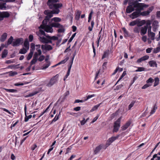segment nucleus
Masks as SVG:
<instances>
[{
	"mask_svg": "<svg viewBox=\"0 0 160 160\" xmlns=\"http://www.w3.org/2000/svg\"><path fill=\"white\" fill-rule=\"evenodd\" d=\"M154 79L155 82L153 85V86L155 87L158 84L159 82V79L157 77L155 78Z\"/></svg>",
	"mask_w": 160,
	"mask_h": 160,
	"instance_id": "nucleus-43",
	"label": "nucleus"
},
{
	"mask_svg": "<svg viewBox=\"0 0 160 160\" xmlns=\"http://www.w3.org/2000/svg\"><path fill=\"white\" fill-rule=\"evenodd\" d=\"M69 58V57H67L65 59L61 61V63H62V64L65 63L68 60Z\"/></svg>",
	"mask_w": 160,
	"mask_h": 160,
	"instance_id": "nucleus-64",
	"label": "nucleus"
},
{
	"mask_svg": "<svg viewBox=\"0 0 160 160\" xmlns=\"http://www.w3.org/2000/svg\"><path fill=\"white\" fill-rule=\"evenodd\" d=\"M28 83V82H26L24 84L23 83H15L14 84V85L15 86H22L24 84H27Z\"/></svg>",
	"mask_w": 160,
	"mask_h": 160,
	"instance_id": "nucleus-56",
	"label": "nucleus"
},
{
	"mask_svg": "<svg viewBox=\"0 0 160 160\" xmlns=\"http://www.w3.org/2000/svg\"><path fill=\"white\" fill-rule=\"evenodd\" d=\"M99 117V115L98 114L97 116L94 118L93 119V120L91 122V123H93L94 122H95L96 120H97V119Z\"/></svg>",
	"mask_w": 160,
	"mask_h": 160,
	"instance_id": "nucleus-61",
	"label": "nucleus"
},
{
	"mask_svg": "<svg viewBox=\"0 0 160 160\" xmlns=\"http://www.w3.org/2000/svg\"><path fill=\"white\" fill-rule=\"evenodd\" d=\"M122 30L124 32V36L125 37H127L128 36V31L126 30V28H122Z\"/></svg>",
	"mask_w": 160,
	"mask_h": 160,
	"instance_id": "nucleus-48",
	"label": "nucleus"
},
{
	"mask_svg": "<svg viewBox=\"0 0 160 160\" xmlns=\"http://www.w3.org/2000/svg\"><path fill=\"white\" fill-rule=\"evenodd\" d=\"M28 38L29 42H31L33 40V37L32 34H30L29 35Z\"/></svg>",
	"mask_w": 160,
	"mask_h": 160,
	"instance_id": "nucleus-63",
	"label": "nucleus"
},
{
	"mask_svg": "<svg viewBox=\"0 0 160 160\" xmlns=\"http://www.w3.org/2000/svg\"><path fill=\"white\" fill-rule=\"evenodd\" d=\"M138 0H136L135 1L132 3V5L134 6V8H135V7L137 6L138 3H138Z\"/></svg>",
	"mask_w": 160,
	"mask_h": 160,
	"instance_id": "nucleus-58",
	"label": "nucleus"
},
{
	"mask_svg": "<svg viewBox=\"0 0 160 160\" xmlns=\"http://www.w3.org/2000/svg\"><path fill=\"white\" fill-rule=\"evenodd\" d=\"M157 109V106L156 103H155L152 109L151 110L150 112V115L153 114L156 111V110Z\"/></svg>",
	"mask_w": 160,
	"mask_h": 160,
	"instance_id": "nucleus-33",
	"label": "nucleus"
},
{
	"mask_svg": "<svg viewBox=\"0 0 160 160\" xmlns=\"http://www.w3.org/2000/svg\"><path fill=\"white\" fill-rule=\"evenodd\" d=\"M140 12L138 10L133 12L130 16L132 19H134L140 16Z\"/></svg>",
	"mask_w": 160,
	"mask_h": 160,
	"instance_id": "nucleus-14",
	"label": "nucleus"
},
{
	"mask_svg": "<svg viewBox=\"0 0 160 160\" xmlns=\"http://www.w3.org/2000/svg\"><path fill=\"white\" fill-rule=\"evenodd\" d=\"M8 54V50L6 49H4L2 52L1 55V58H6Z\"/></svg>",
	"mask_w": 160,
	"mask_h": 160,
	"instance_id": "nucleus-27",
	"label": "nucleus"
},
{
	"mask_svg": "<svg viewBox=\"0 0 160 160\" xmlns=\"http://www.w3.org/2000/svg\"><path fill=\"white\" fill-rule=\"evenodd\" d=\"M149 5L144 3H140L135 7L136 8V10L141 12V11L144 10V8H147L149 7Z\"/></svg>",
	"mask_w": 160,
	"mask_h": 160,
	"instance_id": "nucleus-6",
	"label": "nucleus"
},
{
	"mask_svg": "<svg viewBox=\"0 0 160 160\" xmlns=\"http://www.w3.org/2000/svg\"><path fill=\"white\" fill-rule=\"evenodd\" d=\"M41 48L43 51L44 50L50 51L52 49V48L50 45L45 44L41 45Z\"/></svg>",
	"mask_w": 160,
	"mask_h": 160,
	"instance_id": "nucleus-15",
	"label": "nucleus"
},
{
	"mask_svg": "<svg viewBox=\"0 0 160 160\" xmlns=\"http://www.w3.org/2000/svg\"><path fill=\"white\" fill-rule=\"evenodd\" d=\"M35 46L37 52H35L34 54L33 58L31 61V65L35 64L37 61L42 62L45 58L44 55H42V51L40 49L41 45L37 44Z\"/></svg>",
	"mask_w": 160,
	"mask_h": 160,
	"instance_id": "nucleus-1",
	"label": "nucleus"
},
{
	"mask_svg": "<svg viewBox=\"0 0 160 160\" xmlns=\"http://www.w3.org/2000/svg\"><path fill=\"white\" fill-rule=\"evenodd\" d=\"M35 44L34 43H32L30 45V51H32L33 52H34V51L35 50Z\"/></svg>",
	"mask_w": 160,
	"mask_h": 160,
	"instance_id": "nucleus-47",
	"label": "nucleus"
},
{
	"mask_svg": "<svg viewBox=\"0 0 160 160\" xmlns=\"http://www.w3.org/2000/svg\"><path fill=\"white\" fill-rule=\"evenodd\" d=\"M121 118H119L114 123L113 128L112 130L113 132H117L118 131L120 126L121 120Z\"/></svg>",
	"mask_w": 160,
	"mask_h": 160,
	"instance_id": "nucleus-4",
	"label": "nucleus"
},
{
	"mask_svg": "<svg viewBox=\"0 0 160 160\" xmlns=\"http://www.w3.org/2000/svg\"><path fill=\"white\" fill-rule=\"evenodd\" d=\"M49 21V19L45 17V19L42 22V25H41L47 26V24Z\"/></svg>",
	"mask_w": 160,
	"mask_h": 160,
	"instance_id": "nucleus-34",
	"label": "nucleus"
},
{
	"mask_svg": "<svg viewBox=\"0 0 160 160\" xmlns=\"http://www.w3.org/2000/svg\"><path fill=\"white\" fill-rule=\"evenodd\" d=\"M50 63L49 62H47V63L45 64L43 66L42 69H45L48 67L50 65Z\"/></svg>",
	"mask_w": 160,
	"mask_h": 160,
	"instance_id": "nucleus-50",
	"label": "nucleus"
},
{
	"mask_svg": "<svg viewBox=\"0 0 160 160\" xmlns=\"http://www.w3.org/2000/svg\"><path fill=\"white\" fill-rule=\"evenodd\" d=\"M148 36L150 37V39L153 40L155 39V33L152 32L148 33Z\"/></svg>",
	"mask_w": 160,
	"mask_h": 160,
	"instance_id": "nucleus-29",
	"label": "nucleus"
},
{
	"mask_svg": "<svg viewBox=\"0 0 160 160\" xmlns=\"http://www.w3.org/2000/svg\"><path fill=\"white\" fill-rule=\"evenodd\" d=\"M160 51V48L159 47H157L156 48H154L153 51V53H156Z\"/></svg>",
	"mask_w": 160,
	"mask_h": 160,
	"instance_id": "nucleus-49",
	"label": "nucleus"
},
{
	"mask_svg": "<svg viewBox=\"0 0 160 160\" xmlns=\"http://www.w3.org/2000/svg\"><path fill=\"white\" fill-rule=\"evenodd\" d=\"M6 91L8 92L12 93H17L18 92V90L16 89H5Z\"/></svg>",
	"mask_w": 160,
	"mask_h": 160,
	"instance_id": "nucleus-32",
	"label": "nucleus"
},
{
	"mask_svg": "<svg viewBox=\"0 0 160 160\" xmlns=\"http://www.w3.org/2000/svg\"><path fill=\"white\" fill-rule=\"evenodd\" d=\"M59 28V29L58 30V33L63 32H64L65 29L62 25V26L60 27Z\"/></svg>",
	"mask_w": 160,
	"mask_h": 160,
	"instance_id": "nucleus-44",
	"label": "nucleus"
},
{
	"mask_svg": "<svg viewBox=\"0 0 160 160\" xmlns=\"http://www.w3.org/2000/svg\"><path fill=\"white\" fill-rule=\"evenodd\" d=\"M52 27L51 25H48L47 26L40 25L39 28L43 29L47 32L52 33L53 32V30L52 28Z\"/></svg>",
	"mask_w": 160,
	"mask_h": 160,
	"instance_id": "nucleus-10",
	"label": "nucleus"
},
{
	"mask_svg": "<svg viewBox=\"0 0 160 160\" xmlns=\"http://www.w3.org/2000/svg\"><path fill=\"white\" fill-rule=\"evenodd\" d=\"M101 103H100L97 104V105H95V106H94V107H92V109H91V112H92L95 111V110L97 109L100 106V105L101 104Z\"/></svg>",
	"mask_w": 160,
	"mask_h": 160,
	"instance_id": "nucleus-35",
	"label": "nucleus"
},
{
	"mask_svg": "<svg viewBox=\"0 0 160 160\" xmlns=\"http://www.w3.org/2000/svg\"><path fill=\"white\" fill-rule=\"evenodd\" d=\"M52 20L55 22H58L61 21V19L59 18L55 17L52 18Z\"/></svg>",
	"mask_w": 160,
	"mask_h": 160,
	"instance_id": "nucleus-51",
	"label": "nucleus"
},
{
	"mask_svg": "<svg viewBox=\"0 0 160 160\" xmlns=\"http://www.w3.org/2000/svg\"><path fill=\"white\" fill-rule=\"evenodd\" d=\"M151 84L150 83H146V84H145L144 85H143L142 87V89H145L146 88H148V87L151 86Z\"/></svg>",
	"mask_w": 160,
	"mask_h": 160,
	"instance_id": "nucleus-57",
	"label": "nucleus"
},
{
	"mask_svg": "<svg viewBox=\"0 0 160 160\" xmlns=\"http://www.w3.org/2000/svg\"><path fill=\"white\" fill-rule=\"evenodd\" d=\"M76 35V33H75L72 35V36L68 40V44H69V43H70L71 42H72L74 37H75Z\"/></svg>",
	"mask_w": 160,
	"mask_h": 160,
	"instance_id": "nucleus-52",
	"label": "nucleus"
},
{
	"mask_svg": "<svg viewBox=\"0 0 160 160\" xmlns=\"http://www.w3.org/2000/svg\"><path fill=\"white\" fill-rule=\"evenodd\" d=\"M10 14L7 11L0 12V20H3L4 18H8L9 17Z\"/></svg>",
	"mask_w": 160,
	"mask_h": 160,
	"instance_id": "nucleus-12",
	"label": "nucleus"
},
{
	"mask_svg": "<svg viewBox=\"0 0 160 160\" xmlns=\"http://www.w3.org/2000/svg\"><path fill=\"white\" fill-rule=\"evenodd\" d=\"M60 114V112H59V114L58 116H57V115H56V116L52 120L51 122L50 123V124H52L54 122L56 121L58 119V118H59L58 116H59V114Z\"/></svg>",
	"mask_w": 160,
	"mask_h": 160,
	"instance_id": "nucleus-41",
	"label": "nucleus"
},
{
	"mask_svg": "<svg viewBox=\"0 0 160 160\" xmlns=\"http://www.w3.org/2000/svg\"><path fill=\"white\" fill-rule=\"evenodd\" d=\"M139 22V21L136 20H135L129 23V25L131 26H133L137 24L138 22Z\"/></svg>",
	"mask_w": 160,
	"mask_h": 160,
	"instance_id": "nucleus-31",
	"label": "nucleus"
},
{
	"mask_svg": "<svg viewBox=\"0 0 160 160\" xmlns=\"http://www.w3.org/2000/svg\"><path fill=\"white\" fill-rule=\"evenodd\" d=\"M24 39L23 38H18L12 42V45L13 47L18 46L22 45Z\"/></svg>",
	"mask_w": 160,
	"mask_h": 160,
	"instance_id": "nucleus-8",
	"label": "nucleus"
},
{
	"mask_svg": "<svg viewBox=\"0 0 160 160\" xmlns=\"http://www.w3.org/2000/svg\"><path fill=\"white\" fill-rule=\"evenodd\" d=\"M13 40V37L12 36H11L7 41V46L11 44L12 43Z\"/></svg>",
	"mask_w": 160,
	"mask_h": 160,
	"instance_id": "nucleus-38",
	"label": "nucleus"
},
{
	"mask_svg": "<svg viewBox=\"0 0 160 160\" xmlns=\"http://www.w3.org/2000/svg\"><path fill=\"white\" fill-rule=\"evenodd\" d=\"M140 28L138 27H135L133 30L134 32L136 33H139L140 31Z\"/></svg>",
	"mask_w": 160,
	"mask_h": 160,
	"instance_id": "nucleus-46",
	"label": "nucleus"
},
{
	"mask_svg": "<svg viewBox=\"0 0 160 160\" xmlns=\"http://www.w3.org/2000/svg\"><path fill=\"white\" fill-rule=\"evenodd\" d=\"M120 134H118L116 136L112 137L109 138L107 141L106 144V147H108L111 143L120 137Z\"/></svg>",
	"mask_w": 160,
	"mask_h": 160,
	"instance_id": "nucleus-9",
	"label": "nucleus"
},
{
	"mask_svg": "<svg viewBox=\"0 0 160 160\" xmlns=\"http://www.w3.org/2000/svg\"><path fill=\"white\" fill-rule=\"evenodd\" d=\"M26 49L23 48L20 50L19 53L22 54H25L27 52V51Z\"/></svg>",
	"mask_w": 160,
	"mask_h": 160,
	"instance_id": "nucleus-42",
	"label": "nucleus"
},
{
	"mask_svg": "<svg viewBox=\"0 0 160 160\" xmlns=\"http://www.w3.org/2000/svg\"><path fill=\"white\" fill-rule=\"evenodd\" d=\"M38 36L39 37L38 39L42 43L46 44L52 43V41H49L48 38L41 36V35L40 34H38Z\"/></svg>",
	"mask_w": 160,
	"mask_h": 160,
	"instance_id": "nucleus-7",
	"label": "nucleus"
},
{
	"mask_svg": "<svg viewBox=\"0 0 160 160\" xmlns=\"http://www.w3.org/2000/svg\"><path fill=\"white\" fill-rule=\"evenodd\" d=\"M135 103V101H132L131 102V103L128 106V108L129 110H130L131 109V108L133 106Z\"/></svg>",
	"mask_w": 160,
	"mask_h": 160,
	"instance_id": "nucleus-55",
	"label": "nucleus"
},
{
	"mask_svg": "<svg viewBox=\"0 0 160 160\" xmlns=\"http://www.w3.org/2000/svg\"><path fill=\"white\" fill-rule=\"evenodd\" d=\"M149 58V56L148 55H145L140 58L138 59L137 60L136 62L138 63H140L142 61H145L148 59Z\"/></svg>",
	"mask_w": 160,
	"mask_h": 160,
	"instance_id": "nucleus-16",
	"label": "nucleus"
},
{
	"mask_svg": "<svg viewBox=\"0 0 160 160\" xmlns=\"http://www.w3.org/2000/svg\"><path fill=\"white\" fill-rule=\"evenodd\" d=\"M102 148V145H100L99 146L95 148V149L94 150V153L95 154H96L98 153L100 151V150Z\"/></svg>",
	"mask_w": 160,
	"mask_h": 160,
	"instance_id": "nucleus-22",
	"label": "nucleus"
},
{
	"mask_svg": "<svg viewBox=\"0 0 160 160\" xmlns=\"http://www.w3.org/2000/svg\"><path fill=\"white\" fill-rule=\"evenodd\" d=\"M7 34L6 32L4 33L0 38V41L2 42H4L6 39L7 37Z\"/></svg>",
	"mask_w": 160,
	"mask_h": 160,
	"instance_id": "nucleus-20",
	"label": "nucleus"
},
{
	"mask_svg": "<svg viewBox=\"0 0 160 160\" xmlns=\"http://www.w3.org/2000/svg\"><path fill=\"white\" fill-rule=\"evenodd\" d=\"M131 123V122L130 121H128L127 122L126 124L122 126L121 127L122 130L124 131L126 130L128 128Z\"/></svg>",
	"mask_w": 160,
	"mask_h": 160,
	"instance_id": "nucleus-19",
	"label": "nucleus"
},
{
	"mask_svg": "<svg viewBox=\"0 0 160 160\" xmlns=\"http://www.w3.org/2000/svg\"><path fill=\"white\" fill-rule=\"evenodd\" d=\"M138 69L135 70V72H142L145 71V68L143 67H138Z\"/></svg>",
	"mask_w": 160,
	"mask_h": 160,
	"instance_id": "nucleus-53",
	"label": "nucleus"
},
{
	"mask_svg": "<svg viewBox=\"0 0 160 160\" xmlns=\"http://www.w3.org/2000/svg\"><path fill=\"white\" fill-rule=\"evenodd\" d=\"M72 65H69L67 73L66 75L65 76L63 79L64 81H65L66 78L68 77L70 74V71L72 68Z\"/></svg>",
	"mask_w": 160,
	"mask_h": 160,
	"instance_id": "nucleus-24",
	"label": "nucleus"
},
{
	"mask_svg": "<svg viewBox=\"0 0 160 160\" xmlns=\"http://www.w3.org/2000/svg\"><path fill=\"white\" fill-rule=\"evenodd\" d=\"M59 75L57 74L52 77L49 82L47 84L46 86L50 87L55 83L58 80Z\"/></svg>",
	"mask_w": 160,
	"mask_h": 160,
	"instance_id": "nucleus-5",
	"label": "nucleus"
},
{
	"mask_svg": "<svg viewBox=\"0 0 160 160\" xmlns=\"http://www.w3.org/2000/svg\"><path fill=\"white\" fill-rule=\"evenodd\" d=\"M148 63L151 67H157V64L156 63V62L153 60H152L148 62Z\"/></svg>",
	"mask_w": 160,
	"mask_h": 160,
	"instance_id": "nucleus-26",
	"label": "nucleus"
},
{
	"mask_svg": "<svg viewBox=\"0 0 160 160\" xmlns=\"http://www.w3.org/2000/svg\"><path fill=\"white\" fill-rule=\"evenodd\" d=\"M154 8L153 6L150 7L148 10L146 11H143L142 12H140V14L143 16H146L148 15L151 12Z\"/></svg>",
	"mask_w": 160,
	"mask_h": 160,
	"instance_id": "nucleus-11",
	"label": "nucleus"
},
{
	"mask_svg": "<svg viewBox=\"0 0 160 160\" xmlns=\"http://www.w3.org/2000/svg\"><path fill=\"white\" fill-rule=\"evenodd\" d=\"M58 2L59 0H48L47 4L50 9H52L53 8H59L62 6V4L61 3H56Z\"/></svg>",
	"mask_w": 160,
	"mask_h": 160,
	"instance_id": "nucleus-2",
	"label": "nucleus"
},
{
	"mask_svg": "<svg viewBox=\"0 0 160 160\" xmlns=\"http://www.w3.org/2000/svg\"><path fill=\"white\" fill-rule=\"evenodd\" d=\"M32 116V115H29L28 116H27V114H26V115H25V117L24 118V121L25 122H27L28 121L29 119L31 118Z\"/></svg>",
	"mask_w": 160,
	"mask_h": 160,
	"instance_id": "nucleus-45",
	"label": "nucleus"
},
{
	"mask_svg": "<svg viewBox=\"0 0 160 160\" xmlns=\"http://www.w3.org/2000/svg\"><path fill=\"white\" fill-rule=\"evenodd\" d=\"M52 27H55L56 28H59L60 27L62 26L61 24L58 22L53 23L52 24Z\"/></svg>",
	"mask_w": 160,
	"mask_h": 160,
	"instance_id": "nucleus-30",
	"label": "nucleus"
},
{
	"mask_svg": "<svg viewBox=\"0 0 160 160\" xmlns=\"http://www.w3.org/2000/svg\"><path fill=\"white\" fill-rule=\"evenodd\" d=\"M77 52V50H75L73 54V56L72 58V60L69 63V65H72V64H73V60L74 59V58H75V55L76 54Z\"/></svg>",
	"mask_w": 160,
	"mask_h": 160,
	"instance_id": "nucleus-28",
	"label": "nucleus"
},
{
	"mask_svg": "<svg viewBox=\"0 0 160 160\" xmlns=\"http://www.w3.org/2000/svg\"><path fill=\"white\" fill-rule=\"evenodd\" d=\"M134 10V7H133L132 5H130L127 7L126 10V12L128 13H130Z\"/></svg>",
	"mask_w": 160,
	"mask_h": 160,
	"instance_id": "nucleus-18",
	"label": "nucleus"
},
{
	"mask_svg": "<svg viewBox=\"0 0 160 160\" xmlns=\"http://www.w3.org/2000/svg\"><path fill=\"white\" fill-rule=\"evenodd\" d=\"M33 52L32 51H30V52L28 55L27 57V59L29 60H30L32 58Z\"/></svg>",
	"mask_w": 160,
	"mask_h": 160,
	"instance_id": "nucleus-40",
	"label": "nucleus"
},
{
	"mask_svg": "<svg viewBox=\"0 0 160 160\" xmlns=\"http://www.w3.org/2000/svg\"><path fill=\"white\" fill-rule=\"evenodd\" d=\"M107 64V62H105L103 63L102 65V68L103 70L105 69L106 68Z\"/></svg>",
	"mask_w": 160,
	"mask_h": 160,
	"instance_id": "nucleus-62",
	"label": "nucleus"
},
{
	"mask_svg": "<svg viewBox=\"0 0 160 160\" xmlns=\"http://www.w3.org/2000/svg\"><path fill=\"white\" fill-rule=\"evenodd\" d=\"M147 29V26H144V27H142L141 28L140 32L141 35L142 36L146 34Z\"/></svg>",
	"mask_w": 160,
	"mask_h": 160,
	"instance_id": "nucleus-17",
	"label": "nucleus"
},
{
	"mask_svg": "<svg viewBox=\"0 0 160 160\" xmlns=\"http://www.w3.org/2000/svg\"><path fill=\"white\" fill-rule=\"evenodd\" d=\"M152 26L153 31L156 32L159 26L158 22L157 20L154 21L152 23Z\"/></svg>",
	"mask_w": 160,
	"mask_h": 160,
	"instance_id": "nucleus-13",
	"label": "nucleus"
},
{
	"mask_svg": "<svg viewBox=\"0 0 160 160\" xmlns=\"http://www.w3.org/2000/svg\"><path fill=\"white\" fill-rule=\"evenodd\" d=\"M81 14V12L80 11H78L77 13L75 15V19L78 20L80 18V17Z\"/></svg>",
	"mask_w": 160,
	"mask_h": 160,
	"instance_id": "nucleus-39",
	"label": "nucleus"
},
{
	"mask_svg": "<svg viewBox=\"0 0 160 160\" xmlns=\"http://www.w3.org/2000/svg\"><path fill=\"white\" fill-rule=\"evenodd\" d=\"M0 9L2 10H6L7 9V8L6 6H4L2 3H0Z\"/></svg>",
	"mask_w": 160,
	"mask_h": 160,
	"instance_id": "nucleus-54",
	"label": "nucleus"
},
{
	"mask_svg": "<svg viewBox=\"0 0 160 160\" xmlns=\"http://www.w3.org/2000/svg\"><path fill=\"white\" fill-rule=\"evenodd\" d=\"M90 98V95H88L87 98H85L83 100H79L76 99L74 101V103H79V102H83L85 101H87L88 99Z\"/></svg>",
	"mask_w": 160,
	"mask_h": 160,
	"instance_id": "nucleus-21",
	"label": "nucleus"
},
{
	"mask_svg": "<svg viewBox=\"0 0 160 160\" xmlns=\"http://www.w3.org/2000/svg\"><path fill=\"white\" fill-rule=\"evenodd\" d=\"M45 31L40 29L39 30V32L38 33H37V34L38 35V34H40L41 35V36H42V35H43L45 36L46 37L47 35H48V34H46L45 32Z\"/></svg>",
	"mask_w": 160,
	"mask_h": 160,
	"instance_id": "nucleus-37",
	"label": "nucleus"
},
{
	"mask_svg": "<svg viewBox=\"0 0 160 160\" xmlns=\"http://www.w3.org/2000/svg\"><path fill=\"white\" fill-rule=\"evenodd\" d=\"M24 46L27 50L29 49V43L28 38H26L25 39L24 42Z\"/></svg>",
	"mask_w": 160,
	"mask_h": 160,
	"instance_id": "nucleus-23",
	"label": "nucleus"
},
{
	"mask_svg": "<svg viewBox=\"0 0 160 160\" xmlns=\"http://www.w3.org/2000/svg\"><path fill=\"white\" fill-rule=\"evenodd\" d=\"M153 79L152 78H150L147 80L146 82L148 83H152L153 82Z\"/></svg>",
	"mask_w": 160,
	"mask_h": 160,
	"instance_id": "nucleus-59",
	"label": "nucleus"
},
{
	"mask_svg": "<svg viewBox=\"0 0 160 160\" xmlns=\"http://www.w3.org/2000/svg\"><path fill=\"white\" fill-rule=\"evenodd\" d=\"M52 10L50 11L49 10H46L44 12L45 14L46 15V16L47 18L49 19L53 16V14H58L60 12L59 8H53L52 9H51Z\"/></svg>",
	"mask_w": 160,
	"mask_h": 160,
	"instance_id": "nucleus-3",
	"label": "nucleus"
},
{
	"mask_svg": "<svg viewBox=\"0 0 160 160\" xmlns=\"http://www.w3.org/2000/svg\"><path fill=\"white\" fill-rule=\"evenodd\" d=\"M109 52V51L108 50L105 51L104 52V53L102 57V59H103L104 58L107 57L108 55Z\"/></svg>",
	"mask_w": 160,
	"mask_h": 160,
	"instance_id": "nucleus-36",
	"label": "nucleus"
},
{
	"mask_svg": "<svg viewBox=\"0 0 160 160\" xmlns=\"http://www.w3.org/2000/svg\"><path fill=\"white\" fill-rule=\"evenodd\" d=\"M17 74V73L15 72L11 71L9 72V75L10 76H13L15 75H16Z\"/></svg>",
	"mask_w": 160,
	"mask_h": 160,
	"instance_id": "nucleus-60",
	"label": "nucleus"
},
{
	"mask_svg": "<svg viewBox=\"0 0 160 160\" xmlns=\"http://www.w3.org/2000/svg\"><path fill=\"white\" fill-rule=\"evenodd\" d=\"M46 38H48L49 41H52V40L56 41L58 39V38L55 36H50L48 35H47L46 36Z\"/></svg>",
	"mask_w": 160,
	"mask_h": 160,
	"instance_id": "nucleus-25",
	"label": "nucleus"
}]
</instances>
